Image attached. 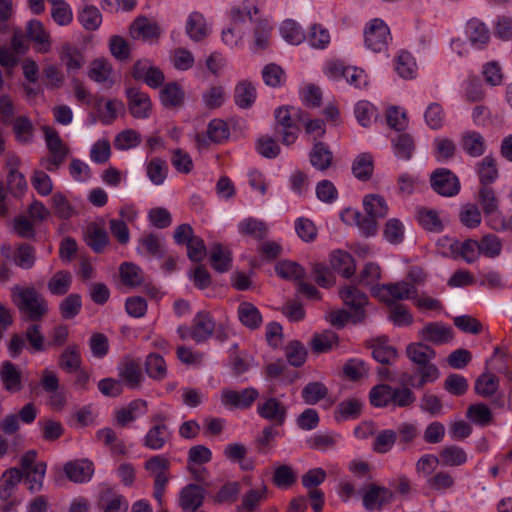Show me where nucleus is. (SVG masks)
Here are the masks:
<instances>
[{"mask_svg":"<svg viewBox=\"0 0 512 512\" xmlns=\"http://www.w3.org/2000/svg\"><path fill=\"white\" fill-rule=\"evenodd\" d=\"M405 354L416 365V373L419 374V379L414 385L415 388L421 389L427 383L435 382L439 378L440 371L432 363V360L436 357L433 348L422 342L410 343L406 347Z\"/></svg>","mask_w":512,"mask_h":512,"instance_id":"nucleus-1","label":"nucleus"},{"mask_svg":"<svg viewBox=\"0 0 512 512\" xmlns=\"http://www.w3.org/2000/svg\"><path fill=\"white\" fill-rule=\"evenodd\" d=\"M12 301L25 321L39 322L48 314V303L34 287L14 286L11 289Z\"/></svg>","mask_w":512,"mask_h":512,"instance_id":"nucleus-2","label":"nucleus"},{"mask_svg":"<svg viewBox=\"0 0 512 512\" xmlns=\"http://www.w3.org/2000/svg\"><path fill=\"white\" fill-rule=\"evenodd\" d=\"M274 133L283 145L289 146L296 142L300 133V122L306 119V114L299 108L286 105L274 111Z\"/></svg>","mask_w":512,"mask_h":512,"instance_id":"nucleus-3","label":"nucleus"},{"mask_svg":"<svg viewBox=\"0 0 512 512\" xmlns=\"http://www.w3.org/2000/svg\"><path fill=\"white\" fill-rule=\"evenodd\" d=\"M22 481L21 470L17 467L6 469L0 476V512H16L21 500L15 495Z\"/></svg>","mask_w":512,"mask_h":512,"instance_id":"nucleus-4","label":"nucleus"},{"mask_svg":"<svg viewBox=\"0 0 512 512\" xmlns=\"http://www.w3.org/2000/svg\"><path fill=\"white\" fill-rule=\"evenodd\" d=\"M373 297L385 304H398L396 301L415 299L417 288L408 282L399 281L376 285L370 288Z\"/></svg>","mask_w":512,"mask_h":512,"instance_id":"nucleus-5","label":"nucleus"},{"mask_svg":"<svg viewBox=\"0 0 512 512\" xmlns=\"http://www.w3.org/2000/svg\"><path fill=\"white\" fill-rule=\"evenodd\" d=\"M144 468L154 477L153 496L158 504L162 506L165 489L169 481L170 461L161 455H155L145 461Z\"/></svg>","mask_w":512,"mask_h":512,"instance_id":"nucleus-6","label":"nucleus"},{"mask_svg":"<svg viewBox=\"0 0 512 512\" xmlns=\"http://www.w3.org/2000/svg\"><path fill=\"white\" fill-rule=\"evenodd\" d=\"M339 297L343 304L353 312V323H361L366 318L365 307L368 305V296L359 289L357 283L345 285L339 290Z\"/></svg>","mask_w":512,"mask_h":512,"instance_id":"nucleus-7","label":"nucleus"},{"mask_svg":"<svg viewBox=\"0 0 512 512\" xmlns=\"http://www.w3.org/2000/svg\"><path fill=\"white\" fill-rule=\"evenodd\" d=\"M365 44L373 52H383L391 39L390 30L381 19H373L364 31Z\"/></svg>","mask_w":512,"mask_h":512,"instance_id":"nucleus-8","label":"nucleus"},{"mask_svg":"<svg viewBox=\"0 0 512 512\" xmlns=\"http://www.w3.org/2000/svg\"><path fill=\"white\" fill-rule=\"evenodd\" d=\"M432 189L444 197H452L460 191V181L458 177L447 168H438L430 176Z\"/></svg>","mask_w":512,"mask_h":512,"instance_id":"nucleus-9","label":"nucleus"},{"mask_svg":"<svg viewBox=\"0 0 512 512\" xmlns=\"http://www.w3.org/2000/svg\"><path fill=\"white\" fill-rule=\"evenodd\" d=\"M394 499V492L384 486L370 483L366 486L362 496V504L367 511L382 510L385 505Z\"/></svg>","mask_w":512,"mask_h":512,"instance_id":"nucleus-10","label":"nucleus"},{"mask_svg":"<svg viewBox=\"0 0 512 512\" xmlns=\"http://www.w3.org/2000/svg\"><path fill=\"white\" fill-rule=\"evenodd\" d=\"M258 415L273 423L276 426H282L287 418V407L276 397H266L257 404Z\"/></svg>","mask_w":512,"mask_h":512,"instance_id":"nucleus-11","label":"nucleus"},{"mask_svg":"<svg viewBox=\"0 0 512 512\" xmlns=\"http://www.w3.org/2000/svg\"><path fill=\"white\" fill-rule=\"evenodd\" d=\"M127 104L130 114L137 119L148 118L152 102L149 95L138 88L129 87L126 89Z\"/></svg>","mask_w":512,"mask_h":512,"instance_id":"nucleus-12","label":"nucleus"},{"mask_svg":"<svg viewBox=\"0 0 512 512\" xmlns=\"http://www.w3.org/2000/svg\"><path fill=\"white\" fill-rule=\"evenodd\" d=\"M259 397L256 388L249 387L242 391L224 390L222 393V403L238 409H249Z\"/></svg>","mask_w":512,"mask_h":512,"instance_id":"nucleus-13","label":"nucleus"},{"mask_svg":"<svg viewBox=\"0 0 512 512\" xmlns=\"http://www.w3.org/2000/svg\"><path fill=\"white\" fill-rule=\"evenodd\" d=\"M129 34L135 40L153 41L160 37L161 28L147 17L139 16L131 23Z\"/></svg>","mask_w":512,"mask_h":512,"instance_id":"nucleus-14","label":"nucleus"},{"mask_svg":"<svg viewBox=\"0 0 512 512\" xmlns=\"http://www.w3.org/2000/svg\"><path fill=\"white\" fill-rule=\"evenodd\" d=\"M205 492V489L198 484L184 486L179 494V506L184 511H197L203 505Z\"/></svg>","mask_w":512,"mask_h":512,"instance_id":"nucleus-15","label":"nucleus"},{"mask_svg":"<svg viewBox=\"0 0 512 512\" xmlns=\"http://www.w3.org/2000/svg\"><path fill=\"white\" fill-rule=\"evenodd\" d=\"M214 330L215 322L211 314L207 311H200L193 319L191 338L197 343H202L213 335Z\"/></svg>","mask_w":512,"mask_h":512,"instance_id":"nucleus-16","label":"nucleus"},{"mask_svg":"<svg viewBox=\"0 0 512 512\" xmlns=\"http://www.w3.org/2000/svg\"><path fill=\"white\" fill-rule=\"evenodd\" d=\"M366 345L372 350V357L383 365H390L398 358L396 348L388 344L386 337L371 339L366 342Z\"/></svg>","mask_w":512,"mask_h":512,"instance_id":"nucleus-17","label":"nucleus"},{"mask_svg":"<svg viewBox=\"0 0 512 512\" xmlns=\"http://www.w3.org/2000/svg\"><path fill=\"white\" fill-rule=\"evenodd\" d=\"M419 336L424 341L441 345L453 339V330L441 322H430L419 331Z\"/></svg>","mask_w":512,"mask_h":512,"instance_id":"nucleus-18","label":"nucleus"},{"mask_svg":"<svg viewBox=\"0 0 512 512\" xmlns=\"http://www.w3.org/2000/svg\"><path fill=\"white\" fill-rule=\"evenodd\" d=\"M465 33L471 45L477 49H484L490 41V31L486 24L477 18L467 21Z\"/></svg>","mask_w":512,"mask_h":512,"instance_id":"nucleus-19","label":"nucleus"},{"mask_svg":"<svg viewBox=\"0 0 512 512\" xmlns=\"http://www.w3.org/2000/svg\"><path fill=\"white\" fill-rule=\"evenodd\" d=\"M64 472L70 481L83 483L91 479L94 465L88 459L70 461L64 465Z\"/></svg>","mask_w":512,"mask_h":512,"instance_id":"nucleus-20","label":"nucleus"},{"mask_svg":"<svg viewBox=\"0 0 512 512\" xmlns=\"http://www.w3.org/2000/svg\"><path fill=\"white\" fill-rule=\"evenodd\" d=\"M309 160L316 170L324 172L333 164V152L327 144L317 141L309 153Z\"/></svg>","mask_w":512,"mask_h":512,"instance_id":"nucleus-21","label":"nucleus"},{"mask_svg":"<svg viewBox=\"0 0 512 512\" xmlns=\"http://www.w3.org/2000/svg\"><path fill=\"white\" fill-rule=\"evenodd\" d=\"M462 150L470 157H480L486 151L485 138L476 131H466L460 137Z\"/></svg>","mask_w":512,"mask_h":512,"instance_id":"nucleus-22","label":"nucleus"},{"mask_svg":"<svg viewBox=\"0 0 512 512\" xmlns=\"http://www.w3.org/2000/svg\"><path fill=\"white\" fill-rule=\"evenodd\" d=\"M330 264L335 272L344 278H351L356 271V264L353 256L343 250L331 253Z\"/></svg>","mask_w":512,"mask_h":512,"instance_id":"nucleus-23","label":"nucleus"},{"mask_svg":"<svg viewBox=\"0 0 512 512\" xmlns=\"http://www.w3.org/2000/svg\"><path fill=\"white\" fill-rule=\"evenodd\" d=\"M119 376L131 389L141 386L143 374L140 364L134 359H126L119 368Z\"/></svg>","mask_w":512,"mask_h":512,"instance_id":"nucleus-24","label":"nucleus"},{"mask_svg":"<svg viewBox=\"0 0 512 512\" xmlns=\"http://www.w3.org/2000/svg\"><path fill=\"white\" fill-rule=\"evenodd\" d=\"M185 92L177 82L165 84L160 91V101L165 108L174 109L183 105Z\"/></svg>","mask_w":512,"mask_h":512,"instance_id":"nucleus-25","label":"nucleus"},{"mask_svg":"<svg viewBox=\"0 0 512 512\" xmlns=\"http://www.w3.org/2000/svg\"><path fill=\"white\" fill-rule=\"evenodd\" d=\"M209 262L211 267L218 273H225L231 269L232 255L231 251L220 243H215L211 247Z\"/></svg>","mask_w":512,"mask_h":512,"instance_id":"nucleus-26","label":"nucleus"},{"mask_svg":"<svg viewBox=\"0 0 512 512\" xmlns=\"http://www.w3.org/2000/svg\"><path fill=\"white\" fill-rule=\"evenodd\" d=\"M171 436L172 432L167 425L152 426L143 438V445L151 450H161Z\"/></svg>","mask_w":512,"mask_h":512,"instance_id":"nucleus-27","label":"nucleus"},{"mask_svg":"<svg viewBox=\"0 0 512 512\" xmlns=\"http://www.w3.org/2000/svg\"><path fill=\"white\" fill-rule=\"evenodd\" d=\"M26 33L30 40L39 45L38 51L47 53L51 49V40L49 33L44 29L39 20H30L27 23Z\"/></svg>","mask_w":512,"mask_h":512,"instance_id":"nucleus-28","label":"nucleus"},{"mask_svg":"<svg viewBox=\"0 0 512 512\" xmlns=\"http://www.w3.org/2000/svg\"><path fill=\"white\" fill-rule=\"evenodd\" d=\"M239 321L250 330L258 329L263 322L259 309L250 302H242L237 310Z\"/></svg>","mask_w":512,"mask_h":512,"instance_id":"nucleus-29","label":"nucleus"},{"mask_svg":"<svg viewBox=\"0 0 512 512\" xmlns=\"http://www.w3.org/2000/svg\"><path fill=\"white\" fill-rule=\"evenodd\" d=\"M19 158L16 156L10 157L7 160V167L9 169L7 175V186L9 191L16 195L22 193L27 188V183L24 175L18 171Z\"/></svg>","mask_w":512,"mask_h":512,"instance_id":"nucleus-30","label":"nucleus"},{"mask_svg":"<svg viewBox=\"0 0 512 512\" xmlns=\"http://www.w3.org/2000/svg\"><path fill=\"white\" fill-rule=\"evenodd\" d=\"M0 379L3 382L5 389L11 393L18 392L22 389L21 373L10 361L2 363Z\"/></svg>","mask_w":512,"mask_h":512,"instance_id":"nucleus-31","label":"nucleus"},{"mask_svg":"<svg viewBox=\"0 0 512 512\" xmlns=\"http://www.w3.org/2000/svg\"><path fill=\"white\" fill-rule=\"evenodd\" d=\"M80 349L77 344H70L60 354L58 366L66 373H74L81 367Z\"/></svg>","mask_w":512,"mask_h":512,"instance_id":"nucleus-32","label":"nucleus"},{"mask_svg":"<svg viewBox=\"0 0 512 512\" xmlns=\"http://www.w3.org/2000/svg\"><path fill=\"white\" fill-rule=\"evenodd\" d=\"M85 242L95 253H103L109 244L108 233L96 224H92L86 230Z\"/></svg>","mask_w":512,"mask_h":512,"instance_id":"nucleus-33","label":"nucleus"},{"mask_svg":"<svg viewBox=\"0 0 512 512\" xmlns=\"http://www.w3.org/2000/svg\"><path fill=\"white\" fill-rule=\"evenodd\" d=\"M238 231L244 236H249L256 240H263L267 236L268 227L262 220L248 217L238 224Z\"/></svg>","mask_w":512,"mask_h":512,"instance_id":"nucleus-34","label":"nucleus"},{"mask_svg":"<svg viewBox=\"0 0 512 512\" xmlns=\"http://www.w3.org/2000/svg\"><path fill=\"white\" fill-rule=\"evenodd\" d=\"M374 171L373 157L369 153L359 154L352 163V173L360 181L371 179Z\"/></svg>","mask_w":512,"mask_h":512,"instance_id":"nucleus-35","label":"nucleus"},{"mask_svg":"<svg viewBox=\"0 0 512 512\" xmlns=\"http://www.w3.org/2000/svg\"><path fill=\"white\" fill-rule=\"evenodd\" d=\"M235 103L242 109L250 108L256 100V89L247 80L240 81L234 89Z\"/></svg>","mask_w":512,"mask_h":512,"instance_id":"nucleus-36","label":"nucleus"},{"mask_svg":"<svg viewBox=\"0 0 512 512\" xmlns=\"http://www.w3.org/2000/svg\"><path fill=\"white\" fill-rule=\"evenodd\" d=\"M477 173L479 176L480 186L492 184L499 176L497 163L491 155L485 156L477 164Z\"/></svg>","mask_w":512,"mask_h":512,"instance_id":"nucleus-37","label":"nucleus"},{"mask_svg":"<svg viewBox=\"0 0 512 512\" xmlns=\"http://www.w3.org/2000/svg\"><path fill=\"white\" fill-rule=\"evenodd\" d=\"M417 219L419 224L427 231L441 233L444 230V224L436 210L422 207L418 210Z\"/></svg>","mask_w":512,"mask_h":512,"instance_id":"nucleus-38","label":"nucleus"},{"mask_svg":"<svg viewBox=\"0 0 512 512\" xmlns=\"http://www.w3.org/2000/svg\"><path fill=\"white\" fill-rule=\"evenodd\" d=\"M13 260L15 265L19 268L25 270L31 269L36 262V250L29 243H19L16 245Z\"/></svg>","mask_w":512,"mask_h":512,"instance_id":"nucleus-39","label":"nucleus"},{"mask_svg":"<svg viewBox=\"0 0 512 512\" xmlns=\"http://www.w3.org/2000/svg\"><path fill=\"white\" fill-rule=\"evenodd\" d=\"M345 213L350 215L352 221L360 230L364 237H371L377 233V219L366 214H362L359 211L346 209Z\"/></svg>","mask_w":512,"mask_h":512,"instance_id":"nucleus-40","label":"nucleus"},{"mask_svg":"<svg viewBox=\"0 0 512 512\" xmlns=\"http://www.w3.org/2000/svg\"><path fill=\"white\" fill-rule=\"evenodd\" d=\"M439 460L444 466L457 467L466 463L467 454L461 447L449 445L440 450Z\"/></svg>","mask_w":512,"mask_h":512,"instance_id":"nucleus-41","label":"nucleus"},{"mask_svg":"<svg viewBox=\"0 0 512 512\" xmlns=\"http://www.w3.org/2000/svg\"><path fill=\"white\" fill-rule=\"evenodd\" d=\"M51 208L56 217L63 220H68L76 215V210L62 192H56L52 195Z\"/></svg>","mask_w":512,"mask_h":512,"instance_id":"nucleus-42","label":"nucleus"},{"mask_svg":"<svg viewBox=\"0 0 512 512\" xmlns=\"http://www.w3.org/2000/svg\"><path fill=\"white\" fill-rule=\"evenodd\" d=\"M363 206L366 214L377 220L386 217L389 210L385 199L377 194L366 195L363 199Z\"/></svg>","mask_w":512,"mask_h":512,"instance_id":"nucleus-43","label":"nucleus"},{"mask_svg":"<svg viewBox=\"0 0 512 512\" xmlns=\"http://www.w3.org/2000/svg\"><path fill=\"white\" fill-rule=\"evenodd\" d=\"M395 155L402 160H410L415 151V141L408 133L398 134L392 139Z\"/></svg>","mask_w":512,"mask_h":512,"instance_id":"nucleus-44","label":"nucleus"},{"mask_svg":"<svg viewBox=\"0 0 512 512\" xmlns=\"http://www.w3.org/2000/svg\"><path fill=\"white\" fill-rule=\"evenodd\" d=\"M98 506L103 512H127L128 502L124 496L107 491L101 495Z\"/></svg>","mask_w":512,"mask_h":512,"instance_id":"nucleus-45","label":"nucleus"},{"mask_svg":"<svg viewBox=\"0 0 512 512\" xmlns=\"http://www.w3.org/2000/svg\"><path fill=\"white\" fill-rule=\"evenodd\" d=\"M119 274L123 284L129 287H137L144 282L141 268L131 262H123L119 267Z\"/></svg>","mask_w":512,"mask_h":512,"instance_id":"nucleus-46","label":"nucleus"},{"mask_svg":"<svg viewBox=\"0 0 512 512\" xmlns=\"http://www.w3.org/2000/svg\"><path fill=\"white\" fill-rule=\"evenodd\" d=\"M23 338L28 342V350L31 353L42 352L47 349L41 326L35 322L27 327Z\"/></svg>","mask_w":512,"mask_h":512,"instance_id":"nucleus-47","label":"nucleus"},{"mask_svg":"<svg viewBox=\"0 0 512 512\" xmlns=\"http://www.w3.org/2000/svg\"><path fill=\"white\" fill-rule=\"evenodd\" d=\"M327 395L328 388L324 383L319 381L309 382L301 391L302 399L308 405L317 404L319 401L325 399Z\"/></svg>","mask_w":512,"mask_h":512,"instance_id":"nucleus-48","label":"nucleus"},{"mask_svg":"<svg viewBox=\"0 0 512 512\" xmlns=\"http://www.w3.org/2000/svg\"><path fill=\"white\" fill-rule=\"evenodd\" d=\"M186 33L193 41H201L207 36L206 23L202 14L193 12L189 15Z\"/></svg>","mask_w":512,"mask_h":512,"instance_id":"nucleus-49","label":"nucleus"},{"mask_svg":"<svg viewBox=\"0 0 512 512\" xmlns=\"http://www.w3.org/2000/svg\"><path fill=\"white\" fill-rule=\"evenodd\" d=\"M46 467L47 465L45 462H40L34 470L26 473L21 472L22 480L27 484V489L30 493L34 494L42 490Z\"/></svg>","mask_w":512,"mask_h":512,"instance_id":"nucleus-50","label":"nucleus"},{"mask_svg":"<svg viewBox=\"0 0 512 512\" xmlns=\"http://www.w3.org/2000/svg\"><path fill=\"white\" fill-rule=\"evenodd\" d=\"M145 370L147 375L155 380H162L167 375V366L164 358L157 353H151L146 357Z\"/></svg>","mask_w":512,"mask_h":512,"instance_id":"nucleus-51","label":"nucleus"},{"mask_svg":"<svg viewBox=\"0 0 512 512\" xmlns=\"http://www.w3.org/2000/svg\"><path fill=\"white\" fill-rule=\"evenodd\" d=\"M452 252H457V254L465 260L467 263H474L480 254L479 243L473 239H466L461 244L458 243L451 245Z\"/></svg>","mask_w":512,"mask_h":512,"instance_id":"nucleus-52","label":"nucleus"},{"mask_svg":"<svg viewBox=\"0 0 512 512\" xmlns=\"http://www.w3.org/2000/svg\"><path fill=\"white\" fill-rule=\"evenodd\" d=\"M499 379L496 375L490 373L481 374L475 381V393L482 397H490L497 391Z\"/></svg>","mask_w":512,"mask_h":512,"instance_id":"nucleus-53","label":"nucleus"},{"mask_svg":"<svg viewBox=\"0 0 512 512\" xmlns=\"http://www.w3.org/2000/svg\"><path fill=\"white\" fill-rule=\"evenodd\" d=\"M147 177L155 185H161L167 178L168 165L165 160L154 157L147 164Z\"/></svg>","mask_w":512,"mask_h":512,"instance_id":"nucleus-54","label":"nucleus"},{"mask_svg":"<svg viewBox=\"0 0 512 512\" xmlns=\"http://www.w3.org/2000/svg\"><path fill=\"white\" fill-rule=\"evenodd\" d=\"M338 335L333 331H324L321 334H316L311 340V347L313 352L320 354L330 351L338 344Z\"/></svg>","mask_w":512,"mask_h":512,"instance_id":"nucleus-55","label":"nucleus"},{"mask_svg":"<svg viewBox=\"0 0 512 512\" xmlns=\"http://www.w3.org/2000/svg\"><path fill=\"white\" fill-rule=\"evenodd\" d=\"M78 19L84 29L95 31L102 23V15L99 9L93 5H86L78 15Z\"/></svg>","mask_w":512,"mask_h":512,"instance_id":"nucleus-56","label":"nucleus"},{"mask_svg":"<svg viewBox=\"0 0 512 512\" xmlns=\"http://www.w3.org/2000/svg\"><path fill=\"white\" fill-rule=\"evenodd\" d=\"M392 386L389 384L375 385L369 392L370 403L374 407L383 408L391 405Z\"/></svg>","mask_w":512,"mask_h":512,"instance_id":"nucleus-57","label":"nucleus"},{"mask_svg":"<svg viewBox=\"0 0 512 512\" xmlns=\"http://www.w3.org/2000/svg\"><path fill=\"white\" fill-rule=\"evenodd\" d=\"M362 403L356 398H351L340 402L335 411V419H355L361 414Z\"/></svg>","mask_w":512,"mask_h":512,"instance_id":"nucleus-58","label":"nucleus"},{"mask_svg":"<svg viewBox=\"0 0 512 512\" xmlns=\"http://www.w3.org/2000/svg\"><path fill=\"white\" fill-rule=\"evenodd\" d=\"M60 59L67 70H78L83 65V56L80 50L71 44H64L60 52Z\"/></svg>","mask_w":512,"mask_h":512,"instance_id":"nucleus-59","label":"nucleus"},{"mask_svg":"<svg viewBox=\"0 0 512 512\" xmlns=\"http://www.w3.org/2000/svg\"><path fill=\"white\" fill-rule=\"evenodd\" d=\"M477 201L486 215H490L498 209V199L491 186H480Z\"/></svg>","mask_w":512,"mask_h":512,"instance_id":"nucleus-60","label":"nucleus"},{"mask_svg":"<svg viewBox=\"0 0 512 512\" xmlns=\"http://www.w3.org/2000/svg\"><path fill=\"white\" fill-rule=\"evenodd\" d=\"M397 441V432L391 429L380 431L374 438L372 449L378 454L389 452Z\"/></svg>","mask_w":512,"mask_h":512,"instance_id":"nucleus-61","label":"nucleus"},{"mask_svg":"<svg viewBox=\"0 0 512 512\" xmlns=\"http://www.w3.org/2000/svg\"><path fill=\"white\" fill-rule=\"evenodd\" d=\"M81 307V296L79 294L72 293L61 301L59 311L63 319L70 320L79 314Z\"/></svg>","mask_w":512,"mask_h":512,"instance_id":"nucleus-62","label":"nucleus"},{"mask_svg":"<svg viewBox=\"0 0 512 512\" xmlns=\"http://www.w3.org/2000/svg\"><path fill=\"white\" fill-rule=\"evenodd\" d=\"M276 273L283 279L301 280L305 276V269L296 262L285 260L275 266Z\"/></svg>","mask_w":512,"mask_h":512,"instance_id":"nucleus-63","label":"nucleus"},{"mask_svg":"<svg viewBox=\"0 0 512 512\" xmlns=\"http://www.w3.org/2000/svg\"><path fill=\"white\" fill-rule=\"evenodd\" d=\"M285 355L290 365L301 367L307 359V350L300 341L293 340L287 344Z\"/></svg>","mask_w":512,"mask_h":512,"instance_id":"nucleus-64","label":"nucleus"}]
</instances>
